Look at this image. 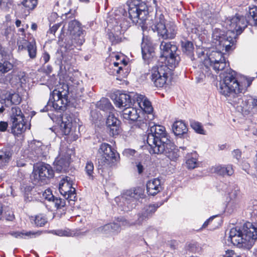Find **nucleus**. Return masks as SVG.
<instances>
[{
	"mask_svg": "<svg viewBox=\"0 0 257 257\" xmlns=\"http://www.w3.org/2000/svg\"><path fill=\"white\" fill-rule=\"evenodd\" d=\"M21 23H22L21 21L19 19L16 20V21L15 22V24L17 28H19L20 27Z\"/></svg>",
	"mask_w": 257,
	"mask_h": 257,
	"instance_id": "nucleus-61",
	"label": "nucleus"
},
{
	"mask_svg": "<svg viewBox=\"0 0 257 257\" xmlns=\"http://www.w3.org/2000/svg\"><path fill=\"white\" fill-rule=\"evenodd\" d=\"M122 117L124 122L132 123L139 117L136 109L130 106L125 107L122 112Z\"/></svg>",
	"mask_w": 257,
	"mask_h": 257,
	"instance_id": "nucleus-21",
	"label": "nucleus"
},
{
	"mask_svg": "<svg viewBox=\"0 0 257 257\" xmlns=\"http://www.w3.org/2000/svg\"><path fill=\"white\" fill-rule=\"evenodd\" d=\"M8 234L15 238H23L24 235L31 236L32 235H35V233L32 231L26 232L25 233L20 231H12L9 232Z\"/></svg>",
	"mask_w": 257,
	"mask_h": 257,
	"instance_id": "nucleus-42",
	"label": "nucleus"
},
{
	"mask_svg": "<svg viewBox=\"0 0 257 257\" xmlns=\"http://www.w3.org/2000/svg\"><path fill=\"white\" fill-rule=\"evenodd\" d=\"M18 31L20 32H21L22 33V34L23 35H24V37H25V30L24 28H20L19 30H18Z\"/></svg>",
	"mask_w": 257,
	"mask_h": 257,
	"instance_id": "nucleus-62",
	"label": "nucleus"
},
{
	"mask_svg": "<svg viewBox=\"0 0 257 257\" xmlns=\"http://www.w3.org/2000/svg\"><path fill=\"white\" fill-rule=\"evenodd\" d=\"M37 28H38V26L36 23H32V24L31 25V29L33 31H36L37 30Z\"/></svg>",
	"mask_w": 257,
	"mask_h": 257,
	"instance_id": "nucleus-60",
	"label": "nucleus"
},
{
	"mask_svg": "<svg viewBox=\"0 0 257 257\" xmlns=\"http://www.w3.org/2000/svg\"><path fill=\"white\" fill-rule=\"evenodd\" d=\"M181 47L183 52L187 55L191 56L193 54L194 46L192 42L188 40L181 41Z\"/></svg>",
	"mask_w": 257,
	"mask_h": 257,
	"instance_id": "nucleus-31",
	"label": "nucleus"
},
{
	"mask_svg": "<svg viewBox=\"0 0 257 257\" xmlns=\"http://www.w3.org/2000/svg\"><path fill=\"white\" fill-rule=\"evenodd\" d=\"M212 37V42L217 50L211 52L208 58L204 61L201 67L202 72L204 73L205 71L204 75L208 76L211 74L208 65L212 67L217 73L223 70L226 67L227 63L229 66V62L226 61L224 53L221 51L224 50L225 52H228L233 50L235 48L236 42L235 37L224 35V32L219 29L213 31Z\"/></svg>",
	"mask_w": 257,
	"mask_h": 257,
	"instance_id": "nucleus-1",
	"label": "nucleus"
},
{
	"mask_svg": "<svg viewBox=\"0 0 257 257\" xmlns=\"http://www.w3.org/2000/svg\"><path fill=\"white\" fill-rule=\"evenodd\" d=\"M125 152L132 155H134L136 153L135 150L128 149L125 151Z\"/></svg>",
	"mask_w": 257,
	"mask_h": 257,
	"instance_id": "nucleus-58",
	"label": "nucleus"
},
{
	"mask_svg": "<svg viewBox=\"0 0 257 257\" xmlns=\"http://www.w3.org/2000/svg\"><path fill=\"white\" fill-rule=\"evenodd\" d=\"M138 101L140 100L139 102L140 106L147 114H151L153 111V107L150 101L143 95H140L138 97Z\"/></svg>",
	"mask_w": 257,
	"mask_h": 257,
	"instance_id": "nucleus-26",
	"label": "nucleus"
},
{
	"mask_svg": "<svg viewBox=\"0 0 257 257\" xmlns=\"http://www.w3.org/2000/svg\"><path fill=\"white\" fill-rule=\"evenodd\" d=\"M252 103L253 106L257 107V98L253 99Z\"/></svg>",
	"mask_w": 257,
	"mask_h": 257,
	"instance_id": "nucleus-63",
	"label": "nucleus"
},
{
	"mask_svg": "<svg viewBox=\"0 0 257 257\" xmlns=\"http://www.w3.org/2000/svg\"><path fill=\"white\" fill-rule=\"evenodd\" d=\"M54 168L58 173L66 172L69 166V162L65 156H58L54 162Z\"/></svg>",
	"mask_w": 257,
	"mask_h": 257,
	"instance_id": "nucleus-24",
	"label": "nucleus"
},
{
	"mask_svg": "<svg viewBox=\"0 0 257 257\" xmlns=\"http://www.w3.org/2000/svg\"><path fill=\"white\" fill-rule=\"evenodd\" d=\"M7 101H10L12 104L17 105L22 101V98L18 93H9L6 97Z\"/></svg>",
	"mask_w": 257,
	"mask_h": 257,
	"instance_id": "nucleus-34",
	"label": "nucleus"
},
{
	"mask_svg": "<svg viewBox=\"0 0 257 257\" xmlns=\"http://www.w3.org/2000/svg\"><path fill=\"white\" fill-rule=\"evenodd\" d=\"M52 202L57 209H63L66 206V201L60 198L54 197L52 200Z\"/></svg>",
	"mask_w": 257,
	"mask_h": 257,
	"instance_id": "nucleus-40",
	"label": "nucleus"
},
{
	"mask_svg": "<svg viewBox=\"0 0 257 257\" xmlns=\"http://www.w3.org/2000/svg\"><path fill=\"white\" fill-rule=\"evenodd\" d=\"M190 126L191 128L194 130V131L197 134L201 135L205 134V131L204 130L203 125L201 122L193 120L190 122Z\"/></svg>",
	"mask_w": 257,
	"mask_h": 257,
	"instance_id": "nucleus-36",
	"label": "nucleus"
},
{
	"mask_svg": "<svg viewBox=\"0 0 257 257\" xmlns=\"http://www.w3.org/2000/svg\"><path fill=\"white\" fill-rule=\"evenodd\" d=\"M80 2L88 4L89 3V0H79Z\"/></svg>",
	"mask_w": 257,
	"mask_h": 257,
	"instance_id": "nucleus-64",
	"label": "nucleus"
},
{
	"mask_svg": "<svg viewBox=\"0 0 257 257\" xmlns=\"http://www.w3.org/2000/svg\"><path fill=\"white\" fill-rule=\"evenodd\" d=\"M237 73L231 69L226 72L223 79V84L220 86L221 93L229 96L231 93H239L245 89L246 83L240 82L237 77Z\"/></svg>",
	"mask_w": 257,
	"mask_h": 257,
	"instance_id": "nucleus-3",
	"label": "nucleus"
},
{
	"mask_svg": "<svg viewBox=\"0 0 257 257\" xmlns=\"http://www.w3.org/2000/svg\"><path fill=\"white\" fill-rule=\"evenodd\" d=\"M13 64L8 61H5L4 63H0V72L6 73L13 68Z\"/></svg>",
	"mask_w": 257,
	"mask_h": 257,
	"instance_id": "nucleus-39",
	"label": "nucleus"
},
{
	"mask_svg": "<svg viewBox=\"0 0 257 257\" xmlns=\"http://www.w3.org/2000/svg\"><path fill=\"white\" fill-rule=\"evenodd\" d=\"M69 87L68 85L64 84L58 90H54L53 98H50L47 105L44 108V111H48L49 106L52 107L56 110H65L67 105L69 103L68 99Z\"/></svg>",
	"mask_w": 257,
	"mask_h": 257,
	"instance_id": "nucleus-5",
	"label": "nucleus"
},
{
	"mask_svg": "<svg viewBox=\"0 0 257 257\" xmlns=\"http://www.w3.org/2000/svg\"><path fill=\"white\" fill-rule=\"evenodd\" d=\"M78 24H79V22L75 20L71 21L68 24V29L71 31H73L75 25Z\"/></svg>",
	"mask_w": 257,
	"mask_h": 257,
	"instance_id": "nucleus-52",
	"label": "nucleus"
},
{
	"mask_svg": "<svg viewBox=\"0 0 257 257\" xmlns=\"http://www.w3.org/2000/svg\"><path fill=\"white\" fill-rule=\"evenodd\" d=\"M100 156L99 161V169L108 170L114 166L119 158V155L112 146L108 143H102L98 149Z\"/></svg>",
	"mask_w": 257,
	"mask_h": 257,
	"instance_id": "nucleus-4",
	"label": "nucleus"
},
{
	"mask_svg": "<svg viewBox=\"0 0 257 257\" xmlns=\"http://www.w3.org/2000/svg\"><path fill=\"white\" fill-rule=\"evenodd\" d=\"M108 39L112 44H117L121 41V38L117 35H115L112 32L108 34Z\"/></svg>",
	"mask_w": 257,
	"mask_h": 257,
	"instance_id": "nucleus-44",
	"label": "nucleus"
},
{
	"mask_svg": "<svg viewBox=\"0 0 257 257\" xmlns=\"http://www.w3.org/2000/svg\"><path fill=\"white\" fill-rule=\"evenodd\" d=\"M122 58H124L123 56H120L119 55H115V61H119L120 60H122Z\"/></svg>",
	"mask_w": 257,
	"mask_h": 257,
	"instance_id": "nucleus-59",
	"label": "nucleus"
},
{
	"mask_svg": "<svg viewBox=\"0 0 257 257\" xmlns=\"http://www.w3.org/2000/svg\"><path fill=\"white\" fill-rule=\"evenodd\" d=\"M150 131L146 140L150 146L149 150H154L155 146L161 145L170 140L165 127L162 125L155 124L151 126Z\"/></svg>",
	"mask_w": 257,
	"mask_h": 257,
	"instance_id": "nucleus-8",
	"label": "nucleus"
},
{
	"mask_svg": "<svg viewBox=\"0 0 257 257\" xmlns=\"http://www.w3.org/2000/svg\"><path fill=\"white\" fill-rule=\"evenodd\" d=\"M59 234L61 236H73L75 235V231L69 229L62 230L60 231Z\"/></svg>",
	"mask_w": 257,
	"mask_h": 257,
	"instance_id": "nucleus-46",
	"label": "nucleus"
},
{
	"mask_svg": "<svg viewBox=\"0 0 257 257\" xmlns=\"http://www.w3.org/2000/svg\"><path fill=\"white\" fill-rule=\"evenodd\" d=\"M34 222L37 226L41 227L44 226L47 222V219L44 214H39L35 216Z\"/></svg>",
	"mask_w": 257,
	"mask_h": 257,
	"instance_id": "nucleus-38",
	"label": "nucleus"
},
{
	"mask_svg": "<svg viewBox=\"0 0 257 257\" xmlns=\"http://www.w3.org/2000/svg\"><path fill=\"white\" fill-rule=\"evenodd\" d=\"M151 154H164L172 161H176L179 157V150L170 140L167 142L155 146L154 150H149Z\"/></svg>",
	"mask_w": 257,
	"mask_h": 257,
	"instance_id": "nucleus-11",
	"label": "nucleus"
},
{
	"mask_svg": "<svg viewBox=\"0 0 257 257\" xmlns=\"http://www.w3.org/2000/svg\"><path fill=\"white\" fill-rule=\"evenodd\" d=\"M127 65V62L124 58L119 61H114L110 66L113 68L116 74L119 75V77H125L127 74L124 72V67Z\"/></svg>",
	"mask_w": 257,
	"mask_h": 257,
	"instance_id": "nucleus-25",
	"label": "nucleus"
},
{
	"mask_svg": "<svg viewBox=\"0 0 257 257\" xmlns=\"http://www.w3.org/2000/svg\"><path fill=\"white\" fill-rule=\"evenodd\" d=\"M249 23L248 20H246L243 16L234 17L230 21V30L226 34L224 33V35L230 36L236 39L234 33H236V35H240Z\"/></svg>",
	"mask_w": 257,
	"mask_h": 257,
	"instance_id": "nucleus-12",
	"label": "nucleus"
},
{
	"mask_svg": "<svg viewBox=\"0 0 257 257\" xmlns=\"http://www.w3.org/2000/svg\"><path fill=\"white\" fill-rule=\"evenodd\" d=\"M143 11L141 10L139 7L137 5H130L128 10V17L132 21V22L136 25L140 26L144 24L145 19L141 18L140 15L142 14Z\"/></svg>",
	"mask_w": 257,
	"mask_h": 257,
	"instance_id": "nucleus-18",
	"label": "nucleus"
},
{
	"mask_svg": "<svg viewBox=\"0 0 257 257\" xmlns=\"http://www.w3.org/2000/svg\"><path fill=\"white\" fill-rule=\"evenodd\" d=\"M154 31H156L158 35L164 39H173L177 33V27L175 24L172 22L165 24L164 19L160 18L159 22H157L152 28Z\"/></svg>",
	"mask_w": 257,
	"mask_h": 257,
	"instance_id": "nucleus-10",
	"label": "nucleus"
},
{
	"mask_svg": "<svg viewBox=\"0 0 257 257\" xmlns=\"http://www.w3.org/2000/svg\"><path fill=\"white\" fill-rule=\"evenodd\" d=\"M252 80H251V79H247V78H243V79H242L241 80H240V82H244V83H246V87H245V89L249 86L250 85V84H251L252 83Z\"/></svg>",
	"mask_w": 257,
	"mask_h": 257,
	"instance_id": "nucleus-55",
	"label": "nucleus"
},
{
	"mask_svg": "<svg viewBox=\"0 0 257 257\" xmlns=\"http://www.w3.org/2000/svg\"><path fill=\"white\" fill-rule=\"evenodd\" d=\"M66 18L67 19H75V15L74 13H72L71 11L65 14Z\"/></svg>",
	"mask_w": 257,
	"mask_h": 257,
	"instance_id": "nucleus-56",
	"label": "nucleus"
},
{
	"mask_svg": "<svg viewBox=\"0 0 257 257\" xmlns=\"http://www.w3.org/2000/svg\"><path fill=\"white\" fill-rule=\"evenodd\" d=\"M142 192V190L138 188V189H136L134 191V194H137L138 193H139V197L141 198H144V196H145V195L144 193H141Z\"/></svg>",
	"mask_w": 257,
	"mask_h": 257,
	"instance_id": "nucleus-57",
	"label": "nucleus"
},
{
	"mask_svg": "<svg viewBox=\"0 0 257 257\" xmlns=\"http://www.w3.org/2000/svg\"><path fill=\"white\" fill-rule=\"evenodd\" d=\"M42 58L44 63L46 64L50 60V56L48 52H45L43 54Z\"/></svg>",
	"mask_w": 257,
	"mask_h": 257,
	"instance_id": "nucleus-53",
	"label": "nucleus"
},
{
	"mask_svg": "<svg viewBox=\"0 0 257 257\" xmlns=\"http://www.w3.org/2000/svg\"><path fill=\"white\" fill-rule=\"evenodd\" d=\"M213 172L221 176H231L234 172L233 165L228 164L227 165H219L213 167L212 169Z\"/></svg>",
	"mask_w": 257,
	"mask_h": 257,
	"instance_id": "nucleus-23",
	"label": "nucleus"
},
{
	"mask_svg": "<svg viewBox=\"0 0 257 257\" xmlns=\"http://www.w3.org/2000/svg\"><path fill=\"white\" fill-rule=\"evenodd\" d=\"M107 132L110 136L115 137L120 133V121L114 114L109 112L106 121Z\"/></svg>",
	"mask_w": 257,
	"mask_h": 257,
	"instance_id": "nucleus-16",
	"label": "nucleus"
},
{
	"mask_svg": "<svg viewBox=\"0 0 257 257\" xmlns=\"http://www.w3.org/2000/svg\"><path fill=\"white\" fill-rule=\"evenodd\" d=\"M142 56L144 59H148L154 52V47L152 42L148 37L143 36L141 44Z\"/></svg>",
	"mask_w": 257,
	"mask_h": 257,
	"instance_id": "nucleus-19",
	"label": "nucleus"
},
{
	"mask_svg": "<svg viewBox=\"0 0 257 257\" xmlns=\"http://www.w3.org/2000/svg\"><path fill=\"white\" fill-rule=\"evenodd\" d=\"M136 123L135 124V126L136 127L141 128L143 130H145L148 127V121L147 120H143V119H138L136 120Z\"/></svg>",
	"mask_w": 257,
	"mask_h": 257,
	"instance_id": "nucleus-43",
	"label": "nucleus"
},
{
	"mask_svg": "<svg viewBox=\"0 0 257 257\" xmlns=\"http://www.w3.org/2000/svg\"><path fill=\"white\" fill-rule=\"evenodd\" d=\"M248 21L252 25H257V6L249 7L247 13Z\"/></svg>",
	"mask_w": 257,
	"mask_h": 257,
	"instance_id": "nucleus-33",
	"label": "nucleus"
},
{
	"mask_svg": "<svg viewBox=\"0 0 257 257\" xmlns=\"http://www.w3.org/2000/svg\"><path fill=\"white\" fill-rule=\"evenodd\" d=\"M12 154L7 148L0 150V168L7 166L12 158Z\"/></svg>",
	"mask_w": 257,
	"mask_h": 257,
	"instance_id": "nucleus-29",
	"label": "nucleus"
},
{
	"mask_svg": "<svg viewBox=\"0 0 257 257\" xmlns=\"http://www.w3.org/2000/svg\"><path fill=\"white\" fill-rule=\"evenodd\" d=\"M43 197L49 201H52V200L54 198V196L50 189L45 190L43 193Z\"/></svg>",
	"mask_w": 257,
	"mask_h": 257,
	"instance_id": "nucleus-45",
	"label": "nucleus"
},
{
	"mask_svg": "<svg viewBox=\"0 0 257 257\" xmlns=\"http://www.w3.org/2000/svg\"><path fill=\"white\" fill-rule=\"evenodd\" d=\"M29 42L24 38H19L17 40V44L19 51H21L26 49Z\"/></svg>",
	"mask_w": 257,
	"mask_h": 257,
	"instance_id": "nucleus-41",
	"label": "nucleus"
},
{
	"mask_svg": "<svg viewBox=\"0 0 257 257\" xmlns=\"http://www.w3.org/2000/svg\"><path fill=\"white\" fill-rule=\"evenodd\" d=\"M233 156L234 158L239 160L241 157V152L239 149H236L233 150L232 152Z\"/></svg>",
	"mask_w": 257,
	"mask_h": 257,
	"instance_id": "nucleus-50",
	"label": "nucleus"
},
{
	"mask_svg": "<svg viewBox=\"0 0 257 257\" xmlns=\"http://www.w3.org/2000/svg\"><path fill=\"white\" fill-rule=\"evenodd\" d=\"M159 206L158 204H150L146 205L142 210L141 212L138 214V219L137 221L139 224L142 223L143 221L148 220L151 218Z\"/></svg>",
	"mask_w": 257,
	"mask_h": 257,
	"instance_id": "nucleus-17",
	"label": "nucleus"
},
{
	"mask_svg": "<svg viewBox=\"0 0 257 257\" xmlns=\"http://www.w3.org/2000/svg\"><path fill=\"white\" fill-rule=\"evenodd\" d=\"M115 105L119 108L130 107L132 105L131 96L119 90L115 91L111 95Z\"/></svg>",
	"mask_w": 257,
	"mask_h": 257,
	"instance_id": "nucleus-15",
	"label": "nucleus"
},
{
	"mask_svg": "<svg viewBox=\"0 0 257 257\" xmlns=\"http://www.w3.org/2000/svg\"><path fill=\"white\" fill-rule=\"evenodd\" d=\"M160 47L162 51L161 56L164 58L165 65L171 68L178 66L181 59L177 46L173 42L162 41Z\"/></svg>",
	"mask_w": 257,
	"mask_h": 257,
	"instance_id": "nucleus-6",
	"label": "nucleus"
},
{
	"mask_svg": "<svg viewBox=\"0 0 257 257\" xmlns=\"http://www.w3.org/2000/svg\"><path fill=\"white\" fill-rule=\"evenodd\" d=\"M22 5L28 11L34 10L38 4V0H23Z\"/></svg>",
	"mask_w": 257,
	"mask_h": 257,
	"instance_id": "nucleus-37",
	"label": "nucleus"
},
{
	"mask_svg": "<svg viewBox=\"0 0 257 257\" xmlns=\"http://www.w3.org/2000/svg\"><path fill=\"white\" fill-rule=\"evenodd\" d=\"M239 254H237L233 250L227 249L225 251L223 257H237Z\"/></svg>",
	"mask_w": 257,
	"mask_h": 257,
	"instance_id": "nucleus-48",
	"label": "nucleus"
},
{
	"mask_svg": "<svg viewBox=\"0 0 257 257\" xmlns=\"http://www.w3.org/2000/svg\"><path fill=\"white\" fill-rule=\"evenodd\" d=\"M26 49L28 51L29 56L31 59H34L36 58L37 49L36 43L34 39L28 43Z\"/></svg>",
	"mask_w": 257,
	"mask_h": 257,
	"instance_id": "nucleus-32",
	"label": "nucleus"
},
{
	"mask_svg": "<svg viewBox=\"0 0 257 257\" xmlns=\"http://www.w3.org/2000/svg\"><path fill=\"white\" fill-rule=\"evenodd\" d=\"M137 168L138 172L139 173V174H141L143 172L144 168L141 162H139V163L137 164Z\"/></svg>",
	"mask_w": 257,
	"mask_h": 257,
	"instance_id": "nucleus-54",
	"label": "nucleus"
},
{
	"mask_svg": "<svg viewBox=\"0 0 257 257\" xmlns=\"http://www.w3.org/2000/svg\"><path fill=\"white\" fill-rule=\"evenodd\" d=\"M169 67L165 64L152 68L150 78L156 87L162 88L167 84L170 70Z\"/></svg>",
	"mask_w": 257,
	"mask_h": 257,
	"instance_id": "nucleus-9",
	"label": "nucleus"
},
{
	"mask_svg": "<svg viewBox=\"0 0 257 257\" xmlns=\"http://www.w3.org/2000/svg\"><path fill=\"white\" fill-rule=\"evenodd\" d=\"M214 216H211L210 217H209L208 219H207L204 223L203 224H202L201 227L198 229V230H202L203 229H204L205 228H206L209 223H210V222L212 221L213 220V219H214Z\"/></svg>",
	"mask_w": 257,
	"mask_h": 257,
	"instance_id": "nucleus-51",
	"label": "nucleus"
},
{
	"mask_svg": "<svg viewBox=\"0 0 257 257\" xmlns=\"http://www.w3.org/2000/svg\"><path fill=\"white\" fill-rule=\"evenodd\" d=\"M172 130L176 136H182L188 131L187 124L182 120H177L173 124Z\"/></svg>",
	"mask_w": 257,
	"mask_h": 257,
	"instance_id": "nucleus-27",
	"label": "nucleus"
},
{
	"mask_svg": "<svg viewBox=\"0 0 257 257\" xmlns=\"http://www.w3.org/2000/svg\"><path fill=\"white\" fill-rule=\"evenodd\" d=\"M96 107L103 111L110 110L113 107L108 98H102L96 103Z\"/></svg>",
	"mask_w": 257,
	"mask_h": 257,
	"instance_id": "nucleus-30",
	"label": "nucleus"
},
{
	"mask_svg": "<svg viewBox=\"0 0 257 257\" xmlns=\"http://www.w3.org/2000/svg\"><path fill=\"white\" fill-rule=\"evenodd\" d=\"M8 127V123L7 121H0V132H5L7 130Z\"/></svg>",
	"mask_w": 257,
	"mask_h": 257,
	"instance_id": "nucleus-49",
	"label": "nucleus"
},
{
	"mask_svg": "<svg viewBox=\"0 0 257 257\" xmlns=\"http://www.w3.org/2000/svg\"><path fill=\"white\" fill-rule=\"evenodd\" d=\"M86 174L89 179L93 180L94 178V165L92 161H87L84 169Z\"/></svg>",
	"mask_w": 257,
	"mask_h": 257,
	"instance_id": "nucleus-35",
	"label": "nucleus"
},
{
	"mask_svg": "<svg viewBox=\"0 0 257 257\" xmlns=\"http://www.w3.org/2000/svg\"><path fill=\"white\" fill-rule=\"evenodd\" d=\"M146 187L149 195L155 196L162 190L161 180L158 178L148 181Z\"/></svg>",
	"mask_w": 257,
	"mask_h": 257,
	"instance_id": "nucleus-22",
	"label": "nucleus"
},
{
	"mask_svg": "<svg viewBox=\"0 0 257 257\" xmlns=\"http://www.w3.org/2000/svg\"><path fill=\"white\" fill-rule=\"evenodd\" d=\"M61 25L62 23L60 22L53 25L52 26L50 25V28L47 33L49 34H52L55 35V33L57 32Z\"/></svg>",
	"mask_w": 257,
	"mask_h": 257,
	"instance_id": "nucleus-47",
	"label": "nucleus"
},
{
	"mask_svg": "<svg viewBox=\"0 0 257 257\" xmlns=\"http://www.w3.org/2000/svg\"><path fill=\"white\" fill-rule=\"evenodd\" d=\"M59 190L60 194L69 202L75 201L77 199L75 188L72 187V181L68 177L61 180L59 184Z\"/></svg>",
	"mask_w": 257,
	"mask_h": 257,
	"instance_id": "nucleus-13",
	"label": "nucleus"
},
{
	"mask_svg": "<svg viewBox=\"0 0 257 257\" xmlns=\"http://www.w3.org/2000/svg\"><path fill=\"white\" fill-rule=\"evenodd\" d=\"M25 116L21 108L18 106L12 107L10 120L12 123L11 133L16 137H20L27 129L26 122L24 120Z\"/></svg>",
	"mask_w": 257,
	"mask_h": 257,
	"instance_id": "nucleus-7",
	"label": "nucleus"
},
{
	"mask_svg": "<svg viewBox=\"0 0 257 257\" xmlns=\"http://www.w3.org/2000/svg\"><path fill=\"white\" fill-rule=\"evenodd\" d=\"M186 158V164L187 168L193 169L198 166V154L196 151L188 154Z\"/></svg>",
	"mask_w": 257,
	"mask_h": 257,
	"instance_id": "nucleus-28",
	"label": "nucleus"
},
{
	"mask_svg": "<svg viewBox=\"0 0 257 257\" xmlns=\"http://www.w3.org/2000/svg\"><path fill=\"white\" fill-rule=\"evenodd\" d=\"M38 178L34 181L33 183L40 185L47 183L48 181L54 176V171L49 164H42L38 168Z\"/></svg>",
	"mask_w": 257,
	"mask_h": 257,
	"instance_id": "nucleus-14",
	"label": "nucleus"
},
{
	"mask_svg": "<svg viewBox=\"0 0 257 257\" xmlns=\"http://www.w3.org/2000/svg\"><path fill=\"white\" fill-rule=\"evenodd\" d=\"M229 237L234 245L250 249L257 239V227L252 223L246 221L241 226L232 228Z\"/></svg>",
	"mask_w": 257,
	"mask_h": 257,
	"instance_id": "nucleus-2",
	"label": "nucleus"
},
{
	"mask_svg": "<svg viewBox=\"0 0 257 257\" xmlns=\"http://www.w3.org/2000/svg\"><path fill=\"white\" fill-rule=\"evenodd\" d=\"M72 122L71 120L67 119L64 120L62 117V121L59 126L55 128V133L58 136L60 137L64 136H68L70 134L72 130Z\"/></svg>",
	"mask_w": 257,
	"mask_h": 257,
	"instance_id": "nucleus-20",
	"label": "nucleus"
}]
</instances>
